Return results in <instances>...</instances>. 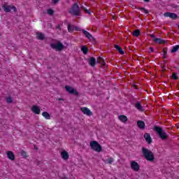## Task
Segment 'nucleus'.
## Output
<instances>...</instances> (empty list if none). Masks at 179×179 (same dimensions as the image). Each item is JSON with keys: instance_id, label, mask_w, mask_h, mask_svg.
<instances>
[{"instance_id": "nucleus-42", "label": "nucleus", "mask_w": 179, "mask_h": 179, "mask_svg": "<svg viewBox=\"0 0 179 179\" xmlns=\"http://www.w3.org/2000/svg\"><path fill=\"white\" fill-rule=\"evenodd\" d=\"M56 29H58V30H61V25H57Z\"/></svg>"}, {"instance_id": "nucleus-18", "label": "nucleus", "mask_w": 179, "mask_h": 179, "mask_svg": "<svg viewBox=\"0 0 179 179\" xmlns=\"http://www.w3.org/2000/svg\"><path fill=\"white\" fill-rule=\"evenodd\" d=\"M36 38L38 40H41V41H43V40H44L45 38V35H44V34H43L41 32H37L36 33Z\"/></svg>"}, {"instance_id": "nucleus-50", "label": "nucleus", "mask_w": 179, "mask_h": 179, "mask_svg": "<svg viewBox=\"0 0 179 179\" xmlns=\"http://www.w3.org/2000/svg\"><path fill=\"white\" fill-rule=\"evenodd\" d=\"M0 10H1V8H0Z\"/></svg>"}, {"instance_id": "nucleus-31", "label": "nucleus", "mask_w": 179, "mask_h": 179, "mask_svg": "<svg viewBox=\"0 0 179 179\" xmlns=\"http://www.w3.org/2000/svg\"><path fill=\"white\" fill-rule=\"evenodd\" d=\"M21 156L24 157V159H26V157H27V153L26 152V151L22 150L21 151Z\"/></svg>"}, {"instance_id": "nucleus-15", "label": "nucleus", "mask_w": 179, "mask_h": 179, "mask_svg": "<svg viewBox=\"0 0 179 179\" xmlns=\"http://www.w3.org/2000/svg\"><path fill=\"white\" fill-rule=\"evenodd\" d=\"M152 40L155 43H157V44H166V43H167V41L162 39L160 38H157Z\"/></svg>"}, {"instance_id": "nucleus-22", "label": "nucleus", "mask_w": 179, "mask_h": 179, "mask_svg": "<svg viewBox=\"0 0 179 179\" xmlns=\"http://www.w3.org/2000/svg\"><path fill=\"white\" fill-rule=\"evenodd\" d=\"M115 48L117 50V51H118L119 53L121 54V55H124V54H125L122 48L120 47L119 45H115Z\"/></svg>"}, {"instance_id": "nucleus-10", "label": "nucleus", "mask_w": 179, "mask_h": 179, "mask_svg": "<svg viewBox=\"0 0 179 179\" xmlns=\"http://www.w3.org/2000/svg\"><path fill=\"white\" fill-rule=\"evenodd\" d=\"M81 111H83V114L88 115L89 117L93 115V112H91L87 107L81 108Z\"/></svg>"}, {"instance_id": "nucleus-49", "label": "nucleus", "mask_w": 179, "mask_h": 179, "mask_svg": "<svg viewBox=\"0 0 179 179\" xmlns=\"http://www.w3.org/2000/svg\"><path fill=\"white\" fill-rule=\"evenodd\" d=\"M68 178H61V179H67Z\"/></svg>"}, {"instance_id": "nucleus-35", "label": "nucleus", "mask_w": 179, "mask_h": 179, "mask_svg": "<svg viewBox=\"0 0 179 179\" xmlns=\"http://www.w3.org/2000/svg\"><path fill=\"white\" fill-rule=\"evenodd\" d=\"M11 10H13V12L16 13L17 12V8H16V6H11Z\"/></svg>"}, {"instance_id": "nucleus-24", "label": "nucleus", "mask_w": 179, "mask_h": 179, "mask_svg": "<svg viewBox=\"0 0 179 179\" xmlns=\"http://www.w3.org/2000/svg\"><path fill=\"white\" fill-rule=\"evenodd\" d=\"M81 51L83 52L84 55H86L89 52V49L85 45L81 47Z\"/></svg>"}, {"instance_id": "nucleus-47", "label": "nucleus", "mask_w": 179, "mask_h": 179, "mask_svg": "<svg viewBox=\"0 0 179 179\" xmlns=\"http://www.w3.org/2000/svg\"><path fill=\"white\" fill-rule=\"evenodd\" d=\"M145 2H150V0H144Z\"/></svg>"}, {"instance_id": "nucleus-7", "label": "nucleus", "mask_w": 179, "mask_h": 179, "mask_svg": "<svg viewBox=\"0 0 179 179\" xmlns=\"http://www.w3.org/2000/svg\"><path fill=\"white\" fill-rule=\"evenodd\" d=\"M164 16L165 17H170L171 19H173V20H176V19H178V15L176 14L175 13H170L166 12L164 13Z\"/></svg>"}, {"instance_id": "nucleus-32", "label": "nucleus", "mask_w": 179, "mask_h": 179, "mask_svg": "<svg viewBox=\"0 0 179 179\" xmlns=\"http://www.w3.org/2000/svg\"><path fill=\"white\" fill-rule=\"evenodd\" d=\"M172 78L173 79H174V80H177V79H178V76H177V73H173Z\"/></svg>"}, {"instance_id": "nucleus-38", "label": "nucleus", "mask_w": 179, "mask_h": 179, "mask_svg": "<svg viewBox=\"0 0 179 179\" xmlns=\"http://www.w3.org/2000/svg\"><path fill=\"white\" fill-rule=\"evenodd\" d=\"M74 30H76V31H80V30H82V29H80V28H79L78 27L74 26Z\"/></svg>"}, {"instance_id": "nucleus-43", "label": "nucleus", "mask_w": 179, "mask_h": 179, "mask_svg": "<svg viewBox=\"0 0 179 179\" xmlns=\"http://www.w3.org/2000/svg\"><path fill=\"white\" fill-rule=\"evenodd\" d=\"M150 50L151 52H155V49H153L152 47H150Z\"/></svg>"}, {"instance_id": "nucleus-28", "label": "nucleus", "mask_w": 179, "mask_h": 179, "mask_svg": "<svg viewBox=\"0 0 179 179\" xmlns=\"http://www.w3.org/2000/svg\"><path fill=\"white\" fill-rule=\"evenodd\" d=\"M6 101L8 103V104H12V103H13V99H12V96H8L6 98Z\"/></svg>"}, {"instance_id": "nucleus-2", "label": "nucleus", "mask_w": 179, "mask_h": 179, "mask_svg": "<svg viewBox=\"0 0 179 179\" xmlns=\"http://www.w3.org/2000/svg\"><path fill=\"white\" fill-rule=\"evenodd\" d=\"M142 153L146 160L148 162H155V155L150 150L143 147L142 148Z\"/></svg>"}, {"instance_id": "nucleus-16", "label": "nucleus", "mask_w": 179, "mask_h": 179, "mask_svg": "<svg viewBox=\"0 0 179 179\" xmlns=\"http://www.w3.org/2000/svg\"><path fill=\"white\" fill-rule=\"evenodd\" d=\"M137 127L140 129H145L146 126L145 124V122H143V120H138V121H137Z\"/></svg>"}, {"instance_id": "nucleus-40", "label": "nucleus", "mask_w": 179, "mask_h": 179, "mask_svg": "<svg viewBox=\"0 0 179 179\" xmlns=\"http://www.w3.org/2000/svg\"><path fill=\"white\" fill-rule=\"evenodd\" d=\"M150 38H152L153 40H155V38H156V35H155V34H150Z\"/></svg>"}, {"instance_id": "nucleus-5", "label": "nucleus", "mask_w": 179, "mask_h": 179, "mask_svg": "<svg viewBox=\"0 0 179 179\" xmlns=\"http://www.w3.org/2000/svg\"><path fill=\"white\" fill-rule=\"evenodd\" d=\"M50 48L52 50L61 52L62 50H64V48H65V46L64 44H62V43H61V41H58L57 43H50Z\"/></svg>"}, {"instance_id": "nucleus-41", "label": "nucleus", "mask_w": 179, "mask_h": 179, "mask_svg": "<svg viewBox=\"0 0 179 179\" xmlns=\"http://www.w3.org/2000/svg\"><path fill=\"white\" fill-rule=\"evenodd\" d=\"M59 2V0H52V3L55 5V3H58Z\"/></svg>"}, {"instance_id": "nucleus-9", "label": "nucleus", "mask_w": 179, "mask_h": 179, "mask_svg": "<svg viewBox=\"0 0 179 179\" xmlns=\"http://www.w3.org/2000/svg\"><path fill=\"white\" fill-rule=\"evenodd\" d=\"M131 168L134 171H139L141 166H139V164H138V162L133 161L131 163Z\"/></svg>"}, {"instance_id": "nucleus-6", "label": "nucleus", "mask_w": 179, "mask_h": 179, "mask_svg": "<svg viewBox=\"0 0 179 179\" xmlns=\"http://www.w3.org/2000/svg\"><path fill=\"white\" fill-rule=\"evenodd\" d=\"M65 89L70 94H73L74 96H79V92L76 90H75V88L69 85H66Z\"/></svg>"}, {"instance_id": "nucleus-11", "label": "nucleus", "mask_w": 179, "mask_h": 179, "mask_svg": "<svg viewBox=\"0 0 179 179\" xmlns=\"http://www.w3.org/2000/svg\"><path fill=\"white\" fill-rule=\"evenodd\" d=\"M31 111L34 113V114H40L41 113V110H40V107L38 106L34 105L31 108Z\"/></svg>"}, {"instance_id": "nucleus-8", "label": "nucleus", "mask_w": 179, "mask_h": 179, "mask_svg": "<svg viewBox=\"0 0 179 179\" xmlns=\"http://www.w3.org/2000/svg\"><path fill=\"white\" fill-rule=\"evenodd\" d=\"M82 31L83 34L85 36V37L90 40V41H96V38H94V37H93V36L90 33H89L85 29H82Z\"/></svg>"}, {"instance_id": "nucleus-46", "label": "nucleus", "mask_w": 179, "mask_h": 179, "mask_svg": "<svg viewBox=\"0 0 179 179\" xmlns=\"http://www.w3.org/2000/svg\"><path fill=\"white\" fill-rule=\"evenodd\" d=\"M64 101V99H62V98H59V101Z\"/></svg>"}, {"instance_id": "nucleus-4", "label": "nucleus", "mask_w": 179, "mask_h": 179, "mask_svg": "<svg viewBox=\"0 0 179 179\" xmlns=\"http://www.w3.org/2000/svg\"><path fill=\"white\" fill-rule=\"evenodd\" d=\"M69 13L71 15H74V16H80L79 13H80V8H79V5L78 3H74L71 7V10H69Z\"/></svg>"}, {"instance_id": "nucleus-39", "label": "nucleus", "mask_w": 179, "mask_h": 179, "mask_svg": "<svg viewBox=\"0 0 179 179\" xmlns=\"http://www.w3.org/2000/svg\"><path fill=\"white\" fill-rule=\"evenodd\" d=\"M84 10L85 11V13H87L88 15H91L90 10L86 9L85 8H84Z\"/></svg>"}, {"instance_id": "nucleus-26", "label": "nucleus", "mask_w": 179, "mask_h": 179, "mask_svg": "<svg viewBox=\"0 0 179 179\" xmlns=\"http://www.w3.org/2000/svg\"><path fill=\"white\" fill-rule=\"evenodd\" d=\"M43 117H45L46 120H50L51 115L48 112H43L42 113Z\"/></svg>"}, {"instance_id": "nucleus-1", "label": "nucleus", "mask_w": 179, "mask_h": 179, "mask_svg": "<svg viewBox=\"0 0 179 179\" xmlns=\"http://www.w3.org/2000/svg\"><path fill=\"white\" fill-rule=\"evenodd\" d=\"M154 131H155L156 134L158 135L159 138L162 141H167L169 138V134L166 133V131H163V128L159 126H155L154 127Z\"/></svg>"}, {"instance_id": "nucleus-45", "label": "nucleus", "mask_w": 179, "mask_h": 179, "mask_svg": "<svg viewBox=\"0 0 179 179\" xmlns=\"http://www.w3.org/2000/svg\"><path fill=\"white\" fill-rule=\"evenodd\" d=\"M132 8H133V9H136V6L132 5Z\"/></svg>"}, {"instance_id": "nucleus-3", "label": "nucleus", "mask_w": 179, "mask_h": 179, "mask_svg": "<svg viewBox=\"0 0 179 179\" xmlns=\"http://www.w3.org/2000/svg\"><path fill=\"white\" fill-rule=\"evenodd\" d=\"M90 146L92 150L98 152V153H100V152L103 150V148L101 147V145L99 143V142L96 141H91L90 143Z\"/></svg>"}, {"instance_id": "nucleus-29", "label": "nucleus", "mask_w": 179, "mask_h": 179, "mask_svg": "<svg viewBox=\"0 0 179 179\" xmlns=\"http://www.w3.org/2000/svg\"><path fill=\"white\" fill-rule=\"evenodd\" d=\"M132 34L133 36H135V37H139V35L141 34V31L139 29H136Z\"/></svg>"}, {"instance_id": "nucleus-25", "label": "nucleus", "mask_w": 179, "mask_h": 179, "mask_svg": "<svg viewBox=\"0 0 179 179\" xmlns=\"http://www.w3.org/2000/svg\"><path fill=\"white\" fill-rule=\"evenodd\" d=\"M179 49V45H176L173 47V48L171 50V54H174V52H177Z\"/></svg>"}, {"instance_id": "nucleus-12", "label": "nucleus", "mask_w": 179, "mask_h": 179, "mask_svg": "<svg viewBox=\"0 0 179 179\" xmlns=\"http://www.w3.org/2000/svg\"><path fill=\"white\" fill-rule=\"evenodd\" d=\"M144 138L145 139V141L148 145H150L152 143V137H150V134L149 133H145L144 134Z\"/></svg>"}, {"instance_id": "nucleus-34", "label": "nucleus", "mask_w": 179, "mask_h": 179, "mask_svg": "<svg viewBox=\"0 0 179 179\" xmlns=\"http://www.w3.org/2000/svg\"><path fill=\"white\" fill-rule=\"evenodd\" d=\"M113 162H114V159L113 157H110V158L108 159V164H113Z\"/></svg>"}, {"instance_id": "nucleus-14", "label": "nucleus", "mask_w": 179, "mask_h": 179, "mask_svg": "<svg viewBox=\"0 0 179 179\" xmlns=\"http://www.w3.org/2000/svg\"><path fill=\"white\" fill-rule=\"evenodd\" d=\"M135 107H136V108H137V110L138 111H141L142 113H143V111H145V109H143V106H142L141 101H137L135 103Z\"/></svg>"}, {"instance_id": "nucleus-21", "label": "nucleus", "mask_w": 179, "mask_h": 179, "mask_svg": "<svg viewBox=\"0 0 179 179\" xmlns=\"http://www.w3.org/2000/svg\"><path fill=\"white\" fill-rule=\"evenodd\" d=\"M7 157L10 160H15V154L12 151H8L7 152Z\"/></svg>"}, {"instance_id": "nucleus-36", "label": "nucleus", "mask_w": 179, "mask_h": 179, "mask_svg": "<svg viewBox=\"0 0 179 179\" xmlns=\"http://www.w3.org/2000/svg\"><path fill=\"white\" fill-rule=\"evenodd\" d=\"M164 55H167V48H164L162 50Z\"/></svg>"}, {"instance_id": "nucleus-20", "label": "nucleus", "mask_w": 179, "mask_h": 179, "mask_svg": "<svg viewBox=\"0 0 179 179\" xmlns=\"http://www.w3.org/2000/svg\"><path fill=\"white\" fill-rule=\"evenodd\" d=\"M96 63L102 64V66H106V62L104 61V59H103V57H99L97 58Z\"/></svg>"}, {"instance_id": "nucleus-33", "label": "nucleus", "mask_w": 179, "mask_h": 179, "mask_svg": "<svg viewBox=\"0 0 179 179\" xmlns=\"http://www.w3.org/2000/svg\"><path fill=\"white\" fill-rule=\"evenodd\" d=\"M139 9H140V10H143V12H145V13L146 15H149V11L148 10H146V8L142 7V8H140Z\"/></svg>"}, {"instance_id": "nucleus-23", "label": "nucleus", "mask_w": 179, "mask_h": 179, "mask_svg": "<svg viewBox=\"0 0 179 179\" xmlns=\"http://www.w3.org/2000/svg\"><path fill=\"white\" fill-rule=\"evenodd\" d=\"M119 120L122 122H127V121H128V117H127V116H125L124 115H121L119 116Z\"/></svg>"}, {"instance_id": "nucleus-27", "label": "nucleus", "mask_w": 179, "mask_h": 179, "mask_svg": "<svg viewBox=\"0 0 179 179\" xmlns=\"http://www.w3.org/2000/svg\"><path fill=\"white\" fill-rule=\"evenodd\" d=\"M68 30H69V33H72L73 31V30H75V26L69 24L68 25Z\"/></svg>"}, {"instance_id": "nucleus-44", "label": "nucleus", "mask_w": 179, "mask_h": 179, "mask_svg": "<svg viewBox=\"0 0 179 179\" xmlns=\"http://www.w3.org/2000/svg\"><path fill=\"white\" fill-rule=\"evenodd\" d=\"M34 149H35V150H38V148H37L36 145H34Z\"/></svg>"}, {"instance_id": "nucleus-17", "label": "nucleus", "mask_w": 179, "mask_h": 179, "mask_svg": "<svg viewBox=\"0 0 179 179\" xmlns=\"http://www.w3.org/2000/svg\"><path fill=\"white\" fill-rule=\"evenodd\" d=\"M2 8H3L4 12H6V13H8L10 12V10L12 9V6H8V5H6V4H3L2 6Z\"/></svg>"}, {"instance_id": "nucleus-37", "label": "nucleus", "mask_w": 179, "mask_h": 179, "mask_svg": "<svg viewBox=\"0 0 179 179\" xmlns=\"http://www.w3.org/2000/svg\"><path fill=\"white\" fill-rule=\"evenodd\" d=\"M171 6L174 9H177V8H178V6L177 4H171Z\"/></svg>"}, {"instance_id": "nucleus-30", "label": "nucleus", "mask_w": 179, "mask_h": 179, "mask_svg": "<svg viewBox=\"0 0 179 179\" xmlns=\"http://www.w3.org/2000/svg\"><path fill=\"white\" fill-rule=\"evenodd\" d=\"M54 12H55L54 10L50 8V9L48 10L47 13L50 16H52V15H54Z\"/></svg>"}, {"instance_id": "nucleus-48", "label": "nucleus", "mask_w": 179, "mask_h": 179, "mask_svg": "<svg viewBox=\"0 0 179 179\" xmlns=\"http://www.w3.org/2000/svg\"><path fill=\"white\" fill-rule=\"evenodd\" d=\"M163 58H164L166 59V58H167V57L165 55H164Z\"/></svg>"}, {"instance_id": "nucleus-19", "label": "nucleus", "mask_w": 179, "mask_h": 179, "mask_svg": "<svg viewBox=\"0 0 179 179\" xmlns=\"http://www.w3.org/2000/svg\"><path fill=\"white\" fill-rule=\"evenodd\" d=\"M61 156L64 160H68L69 159V154L66 151H62Z\"/></svg>"}, {"instance_id": "nucleus-13", "label": "nucleus", "mask_w": 179, "mask_h": 179, "mask_svg": "<svg viewBox=\"0 0 179 179\" xmlns=\"http://www.w3.org/2000/svg\"><path fill=\"white\" fill-rule=\"evenodd\" d=\"M89 65H90V66H92V68H94V66H96V64H97V61H96V58L94 57H91L89 59Z\"/></svg>"}]
</instances>
